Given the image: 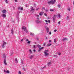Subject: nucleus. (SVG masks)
I'll return each instance as SVG.
<instances>
[{
	"instance_id": "f257e3e1",
	"label": "nucleus",
	"mask_w": 74,
	"mask_h": 74,
	"mask_svg": "<svg viewBox=\"0 0 74 74\" xmlns=\"http://www.w3.org/2000/svg\"><path fill=\"white\" fill-rule=\"evenodd\" d=\"M3 43L2 44V48H4L5 47L4 46L6 44V43L5 42H4V41H3Z\"/></svg>"
},
{
	"instance_id": "72a5a7b5",
	"label": "nucleus",
	"mask_w": 74,
	"mask_h": 74,
	"mask_svg": "<svg viewBox=\"0 0 74 74\" xmlns=\"http://www.w3.org/2000/svg\"><path fill=\"white\" fill-rule=\"evenodd\" d=\"M58 55L60 56V55H61V53H58Z\"/></svg>"
},
{
	"instance_id": "680f3d73",
	"label": "nucleus",
	"mask_w": 74,
	"mask_h": 74,
	"mask_svg": "<svg viewBox=\"0 0 74 74\" xmlns=\"http://www.w3.org/2000/svg\"><path fill=\"white\" fill-rule=\"evenodd\" d=\"M36 16H37V17H39V15H37Z\"/></svg>"
},
{
	"instance_id": "cd10ccee",
	"label": "nucleus",
	"mask_w": 74,
	"mask_h": 74,
	"mask_svg": "<svg viewBox=\"0 0 74 74\" xmlns=\"http://www.w3.org/2000/svg\"><path fill=\"white\" fill-rule=\"evenodd\" d=\"M36 22L37 23H40V21H39L38 20H37L36 21Z\"/></svg>"
},
{
	"instance_id": "dca6fc26",
	"label": "nucleus",
	"mask_w": 74,
	"mask_h": 74,
	"mask_svg": "<svg viewBox=\"0 0 74 74\" xmlns=\"http://www.w3.org/2000/svg\"><path fill=\"white\" fill-rule=\"evenodd\" d=\"M53 2H52V4H54V3H55L56 2V0H54L53 1V0H52Z\"/></svg>"
},
{
	"instance_id": "bb28decb",
	"label": "nucleus",
	"mask_w": 74,
	"mask_h": 74,
	"mask_svg": "<svg viewBox=\"0 0 74 74\" xmlns=\"http://www.w3.org/2000/svg\"><path fill=\"white\" fill-rule=\"evenodd\" d=\"M53 22H54L55 21V18H53Z\"/></svg>"
},
{
	"instance_id": "423d86ee",
	"label": "nucleus",
	"mask_w": 74,
	"mask_h": 74,
	"mask_svg": "<svg viewBox=\"0 0 74 74\" xmlns=\"http://www.w3.org/2000/svg\"><path fill=\"white\" fill-rule=\"evenodd\" d=\"M6 12H7V10H3L2 11V12L3 14H5V13H6Z\"/></svg>"
},
{
	"instance_id": "69168bd1",
	"label": "nucleus",
	"mask_w": 74,
	"mask_h": 74,
	"mask_svg": "<svg viewBox=\"0 0 74 74\" xmlns=\"http://www.w3.org/2000/svg\"><path fill=\"white\" fill-rule=\"evenodd\" d=\"M35 47H36V45H34V48H35Z\"/></svg>"
},
{
	"instance_id": "e2e57ef3",
	"label": "nucleus",
	"mask_w": 74,
	"mask_h": 74,
	"mask_svg": "<svg viewBox=\"0 0 74 74\" xmlns=\"http://www.w3.org/2000/svg\"><path fill=\"white\" fill-rule=\"evenodd\" d=\"M15 1V2H17V0H14Z\"/></svg>"
},
{
	"instance_id": "1a4fd4ad",
	"label": "nucleus",
	"mask_w": 74,
	"mask_h": 74,
	"mask_svg": "<svg viewBox=\"0 0 74 74\" xmlns=\"http://www.w3.org/2000/svg\"><path fill=\"white\" fill-rule=\"evenodd\" d=\"M52 2H53L52 1V0H51V1H48V2L47 3H48V4H51V3H52Z\"/></svg>"
},
{
	"instance_id": "bf43d9fd",
	"label": "nucleus",
	"mask_w": 74,
	"mask_h": 74,
	"mask_svg": "<svg viewBox=\"0 0 74 74\" xmlns=\"http://www.w3.org/2000/svg\"><path fill=\"white\" fill-rule=\"evenodd\" d=\"M6 71H5V70H4V72L5 73H6Z\"/></svg>"
},
{
	"instance_id": "4468645a",
	"label": "nucleus",
	"mask_w": 74,
	"mask_h": 74,
	"mask_svg": "<svg viewBox=\"0 0 74 74\" xmlns=\"http://www.w3.org/2000/svg\"><path fill=\"white\" fill-rule=\"evenodd\" d=\"M30 36H34V33H30Z\"/></svg>"
},
{
	"instance_id": "a19ab883",
	"label": "nucleus",
	"mask_w": 74,
	"mask_h": 74,
	"mask_svg": "<svg viewBox=\"0 0 74 74\" xmlns=\"http://www.w3.org/2000/svg\"><path fill=\"white\" fill-rule=\"evenodd\" d=\"M46 67V66H45L44 67H43V68H42V69H45V68Z\"/></svg>"
},
{
	"instance_id": "473e14b6",
	"label": "nucleus",
	"mask_w": 74,
	"mask_h": 74,
	"mask_svg": "<svg viewBox=\"0 0 74 74\" xmlns=\"http://www.w3.org/2000/svg\"><path fill=\"white\" fill-rule=\"evenodd\" d=\"M22 69H23V70H24V71H26V70H25V69L24 67H23V68Z\"/></svg>"
},
{
	"instance_id": "f704fd0d",
	"label": "nucleus",
	"mask_w": 74,
	"mask_h": 74,
	"mask_svg": "<svg viewBox=\"0 0 74 74\" xmlns=\"http://www.w3.org/2000/svg\"><path fill=\"white\" fill-rule=\"evenodd\" d=\"M21 10H22V11L23 10V7H21L20 9Z\"/></svg>"
},
{
	"instance_id": "a878e982",
	"label": "nucleus",
	"mask_w": 74,
	"mask_h": 74,
	"mask_svg": "<svg viewBox=\"0 0 74 74\" xmlns=\"http://www.w3.org/2000/svg\"><path fill=\"white\" fill-rule=\"evenodd\" d=\"M6 73H10V71H6Z\"/></svg>"
},
{
	"instance_id": "4be33fe9",
	"label": "nucleus",
	"mask_w": 74,
	"mask_h": 74,
	"mask_svg": "<svg viewBox=\"0 0 74 74\" xmlns=\"http://www.w3.org/2000/svg\"><path fill=\"white\" fill-rule=\"evenodd\" d=\"M53 56V57H54V58H58V56L56 55H54Z\"/></svg>"
},
{
	"instance_id": "0eeeda50",
	"label": "nucleus",
	"mask_w": 74,
	"mask_h": 74,
	"mask_svg": "<svg viewBox=\"0 0 74 74\" xmlns=\"http://www.w3.org/2000/svg\"><path fill=\"white\" fill-rule=\"evenodd\" d=\"M33 56H34V55H32L29 57V58L30 59H32V58H33Z\"/></svg>"
},
{
	"instance_id": "39448f33",
	"label": "nucleus",
	"mask_w": 74,
	"mask_h": 74,
	"mask_svg": "<svg viewBox=\"0 0 74 74\" xmlns=\"http://www.w3.org/2000/svg\"><path fill=\"white\" fill-rule=\"evenodd\" d=\"M4 64L5 65H7V63H6V59L5 58H4Z\"/></svg>"
},
{
	"instance_id": "13d9d810",
	"label": "nucleus",
	"mask_w": 74,
	"mask_h": 74,
	"mask_svg": "<svg viewBox=\"0 0 74 74\" xmlns=\"http://www.w3.org/2000/svg\"><path fill=\"white\" fill-rule=\"evenodd\" d=\"M49 42H51V40H49Z\"/></svg>"
},
{
	"instance_id": "ddd939ff",
	"label": "nucleus",
	"mask_w": 74,
	"mask_h": 74,
	"mask_svg": "<svg viewBox=\"0 0 74 74\" xmlns=\"http://www.w3.org/2000/svg\"><path fill=\"white\" fill-rule=\"evenodd\" d=\"M51 64V62H48L47 63L48 66H50Z\"/></svg>"
},
{
	"instance_id": "9d476101",
	"label": "nucleus",
	"mask_w": 74,
	"mask_h": 74,
	"mask_svg": "<svg viewBox=\"0 0 74 74\" xmlns=\"http://www.w3.org/2000/svg\"><path fill=\"white\" fill-rule=\"evenodd\" d=\"M68 39L67 38H65L62 39V41H66V40H67Z\"/></svg>"
},
{
	"instance_id": "c85d7f7f",
	"label": "nucleus",
	"mask_w": 74,
	"mask_h": 74,
	"mask_svg": "<svg viewBox=\"0 0 74 74\" xmlns=\"http://www.w3.org/2000/svg\"><path fill=\"white\" fill-rule=\"evenodd\" d=\"M56 39H54V42H55V43L56 42Z\"/></svg>"
},
{
	"instance_id": "b1692460",
	"label": "nucleus",
	"mask_w": 74,
	"mask_h": 74,
	"mask_svg": "<svg viewBox=\"0 0 74 74\" xmlns=\"http://www.w3.org/2000/svg\"><path fill=\"white\" fill-rule=\"evenodd\" d=\"M46 31H47V33H48L49 32V28H48L46 29Z\"/></svg>"
},
{
	"instance_id": "603ef678",
	"label": "nucleus",
	"mask_w": 74,
	"mask_h": 74,
	"mask_svg": "<svg viewBox=\"0 0 74 74\" xmlns=\"http://www.w3.org/2000/svg\"><path fill=\"white\" fill-rule=\"evenodd\" d=\"M26 41H29V40H28L27 39H26Z\"/></svg>"
},
{
	"instance_id": "de8ad7c7",
	"label": "nucleus",
	"mask_w": 74,
	"mask_h": 74,
	"mask_svg": "<svg viewBox=\"0 0 74 74\" xmlns=\"http://www.w3.org/2000/svg\"><path fill=\"white\" fill-rule=\"evenodd\" d=\"M51 34H52V33H51V32H50L49 33V34H50V35H51Z\"/></svg>"
},
{
	"instance_id": "c9c22d12",
	"label": "nucleus",
	"mask_w": 74,
	"mask_h": 74,
	"mask_svg": "<svg viewBox=\"0 0 74 74\" xmlns=\"http://www.w3.org/2000/svg\"><path fill=\"white\" fill-rule=\"evenodd\" d=\"M45 10V11H46V12H48V11L47 9H46Z\"/></svg>"
},
{
	"instance_id": "c756f323",
	"label": "nucleus",
	"mask_w": 74,
	"mask_h": 74,
	"mask_svg": "<svg viewBox=\"0 0 74 74\" xmlns=\"http://www.w3.org/2000/svg\"><path fill=\"white\" fill-rule=\"evenodd\" d=\"M5 2L6 3H8V0H5Z\"/></svg>"
},
{
	"instance_id": "412c9836",
	"label": "nucleus",
	"mask_w": 74,
	"mask_h": 74,
	"mask_svg": "<svg viewBox=\"0 0 74 74\" xmlns=\"http://www.w3.org/2000/svg\"><path fill=\"white\" fill-rule=\"evenodd\" d=\"M36 47H41V46L39 45H37L36 46Z\"/></svg>"
},
{
	"instance_id": "20e7f679",
	"label": "nucleus",
	"mask_w": 74,
	"mask_h": 74,
	"mask_svg": "<svg viewBox=\"0 0 74 74\" xmlns=\"http://www.w3.org/2000/svg\"><path fill=\"white\" fill-rule=\"evenodd\" d=\"M44 53H45V56H48V55H49V53H47L46 51L44 52Z\"/></svg>"
},
{
	"instance_id": "f03ea898",
	"label": "nucleus",
	"mask_w": 74,
	"mask_h": 74,
	"mask_svg": "<svg viewBox=\"0 0 74 74\" xmlns=\"http://www.w3.org/2000/svg\"><path fill=\"white\" fill-rule=\"evenodd\" d=\"M22 29L23 30H24L25 32V31H26V30H27V29H26V27H22Z\"/></svg>"
},
{
	"instance_id": "6e6d98bb",
	"label": "nucleus",
	"mask_w": 74,
	"mask_h": 74,
	"mask_svg": "<svg viewBox=\"0 0 74 74\" xmlns=\"http://www.w3.org/2000/svg\"><path fill=\"white\" fill-rule=\"evenodd\" d=\"M42 9L44 10H45V8L44 7L42 8Z\"/></svg>"
},
{
	"instance_id": "864d4df0",
	"label": "nucleus",
	"mask_w": 74,
	"mask_h": 74,
	"mask_svg": "<svg viewBox=\"0 0 74 74\" xmlns=\"http://www.w3.org/2000/svg\"><path fill=\"white\" fill-rule=\"evenodd\" d=\"M45 51H46V52H48V50H45Z\"/></svg>"
},
{
	"instance_id": "ea45409f",
	"label": "nucleus",
	"mask_w": 74,
	"mask_h": 74,
	"mask_svg": "<svg viewBox=\"0 0 74 74\" xmlns=\"http://www.w3.org/2000/svg\"><path fill=\"white\" fill-rule=\"evenodd\" d=\"M50 11H53V10L52 9H51L50 10Z\"/></svg>"
},
{
	"instance_id": "a18cd8bd",
	"label": "nucleus",
	"mask_w": 74,
	"mask_h": 74,
	"mask_svg": "<svg viewBox=\"0 0 74 74\" xmlns=\"http://www.w3.org/2000/svg\"><path fill=\"white\" fill-rule=\"evenodd\" d=\"M45 21L46 22V23H47V22H48V21H47V20H45Z\"/></svg>"
},
{
	"instance_id": "5701e85b",
	"label": "nucleus",
	"mask_w": 74,
	"mask_h": 74,
	"mask_svg": "<svg viewBox=\"0 0 74 74\" xmlns=\"http://www.w3.org/2000/svg\"><path fill=\"white\" fill-rule=\"evenodd\" d=\"M60 16H61L60 14H58V18H60Z\"/></svg>"
},
{
	"instance_id": "4c0bfd02",
	"label": "nucleus",
	"mask_w": 74,
	"mask_h": 74,
	"mask_svg": "<svg viewBox=\"0 0 74 74\" xmlns=\"http://www.w3.org/2000/svg\"><path fill=\"white\" fill-rule=\"evenodd\" d=\"M21 7H19L18 8V10H21Z\"/></svg>"
},
{
	"instance_id": "aec40b11",
	"label": "nucleus",
	"mask_w": 74,
	"mask_h": 74,
	"mask_svg": "<svg viewBox=\"0 0 74 74\" xmlns=\"http://www.w3.org/2000/svg\"><path fill=\"white\" fill-rule=\"evenodd\" d=\"M11 33L12 34H13V29H12L11 30Z\"/></svg>"
},
{
	"instance_id": "774afa93",
	"label": "nucleus",
	"mask_w": 74,
	"mask_h": 74,
	"mask_svg": "<svg viewBox=\"0 0 74 74\" xmlns=\"http://www.w3.org/2000/svg\"><path fill=\"white\" fill-rule=\"evenodd\" d=\"M46 39L47 40V39H48V38L47 37H46Z\"/></svg>"
},
{
	"instance_id": "3c124183",
	"label": "nucleus",
	"mask_w": 74,
	"mask_h": 74,
	"mask_svg": "<svg viewBox=\"0 0 74 74\" xmlns=\"http://www.w3.org/2000/svg\"><path fill=\"white\" fill-rule=\"evenodd\" d=\"M44 15H45V16H47V14H46L45 13L44 14Z\"/></svg>"
},
{
	"instance_id": "79ce46f5",
	"label": "nucleus",
	"mask_w": 74,
	"mask_h": 74,
	"mask_svg": "<svg viewBox=\"0 0 74 74\" xmlns=\"http://www.w3.org/2000/svg\"><path fill=\"white\" fill-rule=\"evenodd\" d=\"M13 54V52H12V53H11V54L10 55V56H12V55Z\"/></svg>"
},
{
	"instance_id": "9b49d317",
	"label": "nucleus",
	"mask_w": 74,
	"mask_h": 74,
	"mask_svg": "<svg viewBox=\"0 0 74 74\" xmlns=\"http://www.w3.org/2000/svg\"><path fill=\"white\" fill-rule=\"evenodd\" d=\"M2 16L3 18H5L6 17V15L5 14H2Z\"/></svg>"
},
{
	"instance_id": "c03bdc74",
	"label": "nucleus",
	"mask_w": 74,
	"mask_h": 74,
	"mask_svg": "<svg viewBox=\"0 0 74 74\" xmlns=\"http://www.w3.org/2000/svg\"><path fill=\"white\" fill-rule=\"evenodd\" d=\"M45 28H46V30L47 29H49V28H48V27H47V26L45 27Z\"/></svg>"
},
{
	"instance_id": "e433bc0d",
	"label": "nucleus",
	"mask_w": 74,
	"mask_h": 74,
	"mask_svg": "<svg viewBox=\"0 0 74 74\" xmlns=\"http://www.w3.org/2000/svg\"><path fill=\"white\" fill-rule=\"evenodd\" d=\"M56 15H54V16H53V18H54L55 19L56 18Z\"/></svg>"
},
{
	"instance_id": "052dcab7",
	"label": "nucleus",
	"mask_w": 74,
	"mask_h": 74,
	"mask_svg": "<svg viewBox=\"0 0 74 74\" xmlns=\"http://www.w3.org/2000/svg\"><path fill=\"white\" fill-rule=\"evenodd\" d=\"M58 23H59V24H60V21H59Z\"/></svg>"
},
{
	"instance_id": "7ed1b4c3",
	"label": "nucleus",
	"mask_w": 74,
	"mask_h": 74,
	"mask_svg": "<svg viewBox=\"0 0 74 74\" xmlns=\"http://www.w3.org/2000/svg\"><path fill=\"white\" fill-rule=\"evenodd\" d=\"M44 47H42L41 48L40 47L39 48V50H38V51L39 52H40V51H41V49H44Z\"/></svg>"
},
{
	"instance_id": "49530a36",
	"label": "nucleus",
	"mask_w": 74,
	"mask_h": 74,
	"mask_svg": "<svg viewBox=\"0 0 74 74\" xmlns=\"http://www.w3.org/2000/svg\"><path fill=\"white\" fill-rule=\"evenodd\" d=\"M38 9H39V8L36 9V11H38Z\"/></svg>"
},
{
	"instance_id": "09e8293b",
	"label": "nucleus",
	"mask_w": 74,
	"mask_h": 74,
	"mask_svg": "<svg viewBox=\"0 0 74 74\" xmlns=\"http://www.w3.org/2000/svg\"><path fill=\"white\" fill-rule=\"evenodd\" d=\"M24 39H22L21 40V41H23V40H24Z\"/></svg>"
},
{
	"instance_id": "0e129e2a",
	"label": "nucleus",
	"mask_w": 74,
	"mask_h": 74,
	"mask_svg": "<svg viewBox=\"0 0 74 74\" xmlns=\"http://www.w3.org/2000/svg\"><path fill=\"white\" fill-rule=\"evenodd\" d=\"M34 52H35L36 51V50L34 49L33 50Z\"/></svg>"
},
{
	"instance_id": "f3484780",
	"label": "nucleus",
	"mask_w": 74,
	"mask_h": 74,
	"mask_svg": "<svg viewBox=\"0 0 74 74\" xmlns=\"http://www.w3.org/2000/svg\"><path fill=\"white\" fill-rule=\"evenodd\" d=\"M15 60L16 63H18V61L17 60V58H16L15 59Z\"/></svg>"
},
{
	"instance_id": "37998d69",
	"label": "nucleus",
	"mask_w": 74,
	"mask_h": 74,
	"mask_svg": "<svg viewBox=\"0 0 74 74\" xmlns=\"http://www.w3.org/2000/svg\"><path fill=\"white\" fill-rule=\"evenodd\" d=\"M27 43V44H30V41H28Z\"/></svg>"
},
{
	"instance_id": "8fccbe9b",
	"label": "nucleus",
	"mask_w": 74,
	"mask_h": 74,
	"mask_svg": "<svg viewBox=\"0 0 74 74\" xmlns=\"http://www.w3.org/2000/svg\"><path fill=\"white\" fill-rule=\"evenodd\" d=\"M56 31H57V30L56 29H55L54 30V32H56Z\"/></svg>"
},
{
	"instance_id": "6ab92c4d",
	"label": "nucleus",
	"mask_w": 74,
	"mask_h": 74,
	"mask_svg": "<svg viewBox=\"0 0 74 74\" xmlns=\"http://www.w3.org/2000/svg\"><path fill=\"white\" fill-rule=\"evenodd\" d=\"M57 6L59 8H60V7H61V5L60 4H58V5Z\"/></svg>"
},
{
	"instance_id": "6e6552de",
	"label": "nucleus",
	"mask_w": 74,
	"mask_h": 74,
	"mask_svg": "<svg viewBox=\"0 0 74 74\" xmlns=\"http://www.w3.org/2000/svg\"><path fill=\"white\" fill-rule=\"evenodd\" d=\"M2 57L3 58H4V59H6V56H5V54L3 55Z\"/></svg>"
},
{
	"instance_id": "393cba45",
	"label": "nucleus",
	"mask_w": 74,
	"mask_h": 74,
	"mask_svg": "<svg viewBox=\"0 0 74 74\" xmlns=\"http://www.w3.org/2000/svg\"><path fill=\"white\" fill-rule=\"evenodd\" d=\"M29 51L30 52V53H32V50H31V49H29Z\"/></svg>"
},
{
	"instance_id": "2f4dec72",
	"label": "nucleus",
	"mask_w": 74,
	"mask_h": 74,
	"mask_svg": "<svg viewBox=\"0 0 74 74\" xmlns=\"http://www.w3.org/2000/svg\"><path fill=\"white\" fill-rule=\"evenodd\" d=\"M25 32L26 33H29V32H28V31L27 30V29Z\"/></svg>"
},
{
	"instance_id": "2eb2a0df",
	"label": "nucleus",
	"mask_w": 74,
	"mask_h": 74,
	"mask_svg": "<svg viewBox=\"0 0 74 74\" xmlns=\"http://www.w3.org/2000/svg\"><path fill=\"white\" fill-rule=\"evenodd\" d=\"M31 11H34V9H33V8L32 6L31 7Z\"/></svg>"
},
{
	"instance_id": "7c9ffc66",
	"label": "nucleus",
	"mask_w": 74,
	"mask_h": 74,
	"mask_svg": "<svg viewBox=\"0 0 74 74\" xmlns=\"http://www.w3.org/2000/svg\"><path fill=\"white\" fill-rule=\"evenodd\" d=\"M51 44H49L47 45V46H48V47H49V46H51Z\"/></svg>"
},
{
	"instance_id": "338daca9",
	"label": "nucleus",
	"mask_w": 74,
	"mask_h": 74,
	"mask_svg": "<svg viewBox=\"0 0 74 74\" xmlns=\"http://www.w3.org/2000/svg\"><path fill=\"white\" fill-rule=\"evenodd\" d=\"M68 10L69 11H70V9L69 8L68 9Z\"/></svg>"
},
{
	"instance_id": "f8f14e48",
	"label": "nucleus",
	"mask_w": 74,
	"mask_h": 74,
	"mask_svg": "<svg viewBox=\"0 0 74 74\" xmlns=\"http://www.w3.org/2000/svg\"><path fill=\"white\" fill-rule=\"evenodd\" d=\"M43 14H44V13H43V12H40V13H39V15L41 16Z\"/></svg>"
},
{
	"instance_id": "5fc2aeb1",
	"label": "nucleus",
	"mask_w": 74,
	"mask_h": 74,
	"mask_svg": "<svg viewBox=\"0 0 74 74\" xmlns=\"http://www.w3.org/2000/svg\"><path fill=\"white\" fill-rule=\"evenodd\" d=\"M48 22H49V23H50V22H51L50 20H48Z\"/></svg>"
},
{
	"instance_id": "4d7b16f0",
	"label": "nucleus",
	"mask_w": 74,
	"mask_h": 74,
	"mask_svg": "<svg viewBox=\"0 0 74 74\" xmlns=\"http://www.w3.org/2000/svg\"><path fill=\"white\" fill-rule=\"evenodd\" d=\"M46 44H45V43L44 44V45H43V46H44V47L45 46V45Z\"/></svg>"
},
{
	"instance_id": "a211bd4d",
	"label": "nucleus",
	"mask_w": 74,
	"mask_h": 74,
	"mask_svg": "<svg viewBox=\"0 0 74 74\" xmlns=\"http://www.w3.org/2000/svg\"><path fill=\"white\" fill-rule=\"evenodd\" d=\"M66 19L67 20H70V18H69V16H68L66 17Z\"/></svg>"
},
{
	"instance_id": "58836bf2",
	"label": "nucleus",
	"mask_w": 74,
	"mask_h": 74,
	"mask_svg": "<svg viewBox=\"0 0 74 74\" xmlns=\"http://www.w3.org/2000/svg\"><path fill=\"white\" fill-rule=\"evenodd\" d=\"M19 74H22V73H21V71H19Z\"/></svg>"
}]
</instances>
